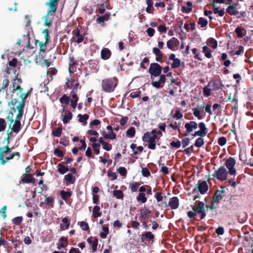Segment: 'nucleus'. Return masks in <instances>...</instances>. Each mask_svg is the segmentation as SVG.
I'll use <instances>...</instances> for the list:
<instances>
[{
	"instance_id": "obj_1",
	"label": "nucleus",
	"mask_w": 253,
	"mask_h": 253,
	"mask_svg": "<svg viewBox=\"0 0 253 253\" xmlns=\"http://www.w3.org/2000/svg\"><path fill=\"white\" fill-rule=\"evenodd\" d=\"M162 67L157 63H152L150 64L148 72L151 75V79L153 80V77H157L160 76L158 81H152V85L156 88H160L164 86L166 82V75L161 74Z\"/></svg>"
},
{
	"instance_id": "obj_2",
	"label": "nucleus",
	"mask_w": 253,
	"mask_h": 253,
	"mask_svg": "<svg viewBox=\"0 0 253 253\" xmlns=\"http://www.w3.org/2000/svg\"><path fill=\"white\" fill-rule=\"evenodd\" d=\"M59 1V0H49L45 3V5L48 7V9L46 15L43 17L44 26L49 27L51 26L53 17L58 8Z\"/></svg>"
},
{
	"instance_id": "obj_3",
	"label": "nucleus",
	"mask_w": 253,
	"mask_h": 253,
	"mask_svg": "<svg viewBox=\"0 0 253 253\" xmlns=\"http://www.w3.org/2000/svg\"><path fill=\"white\" fill-rule=\"evenodd\" d=\"M117 85V79L116 77L104 79L102 81L101 86L106 92H113Z\"/></svg>"
},
{
	"instance_id": "obj_4",
	"label": "nucleus",
	"mask_w": 253,
	"mask_h": 253,
	"mask_svg": "<svg viewBox=\"0 0 253 253\" xmlns=\"http://www.w3.org/2000/svg\"><path fill=\"white\" fill-rule=\"evenodd\" d=\"M197 213L200 214V219L205 218L206 216V211H208L209 206L205 205L203 202H199L196 207H192Z\"/></svg>"
},
{
	"instance_id": "obj_5",
	"label": "nucleus",
	"mask_w": 253,
	"mask_h": 253,
	"mask_svg": "<svg viewBox=\"0 0 253 253\" xmlns=\"http://www.w3.org/2000/svg\"><path fill=\"white\" fill-rule=\"evenodd\" d=\"M163 205H165V207L166 208L169 207L172 210H176L179 207V201L177 197H173L169 199L168 204L164 201L159 204L158 206L163 207Z\"/></svg>"
},
{
	"instance_id": "obj_6",
	"label": "nucleus",
	"mask_w": 253,
	"mask_h": 253,
	"mask_svg": "<svg viewBox=\"0 0 253 253\" xmlns=\"http://www.w3.org/2000/svg\"><path fill=\"white\" fill-rule=\"evenodd\" d=\"M228 172L224 166H221L217 170H215L212 174L214 178L221 181H224L227 178Z\"/></svg>"
},
{
	"instance_id": "obj_7",
	"label": "nucleus",
	"mask_w": 253,
	"mask_h": 253,
	"mask_svg": "<svg viewBox=\"0 0 253 253\" xmlns=\"http://www.w3.org/2000/svg\"><path fill=\"white\" fill-rule=\"evenodd\" d=\"M209 190V186L206 181H199L198 184L193 190V193L199 192L201 194L204 195Z\"/></svg>"
},
{
	"instance_id": "obj_8",
	"label": "nucleus",
	"mask_w": 253,
	"mask_h": 253,
	"mask_svg": "<svg viewBox=\"0 0 253 253\" xmlns=\"http://www.w3.org/2000/svg\"><path fill=\"white\" fill-rule=\"evenodd\" d=\"M236 164V161L233 157H230L227 159L225 163V166L228 169V172L231 175L236 174V169L234 168Z\"/></svg>"
},
{
	"instance_id": "obj_9",
	"label": "nucleus",
	"mask_w": 253,
	"mask_h": 253,
	"mask_svg": "<svg viewBox=\"0 0 253 253\" xmlns=\"http://www.w3.org/2000/svg\"><path fill=\"white\" fill-rule=\"evenodd\" d=\"M208 86L212 90L217 91L222 90L224 85L220 79H214L210 81L208 84Z\"/></svg>"
},
{
	"instance_id": "obj_10",
	"label": "nucleus",
	"mask_w": 253,
	"mask_h": 253,
	"mask_svg": "<svg viewBox=\"0 0 253 253\" xmlns=\"http://www.w3.org/2000/svg\"><path fill=\"white\" fill-rule=\"evenodd\" d=\"M36 179L33 177V175L31 173H24L20 177V181L17 185H20L21 183L28 184L34 183L36 182Z\"/></svg>"
},
{
	"instance_id": "obj_11",
	"label": "nucleus",
	"mask_w": 253,
	"mask_h": 253,
	"mask_svg": "<svg viewBox=\"0 0 253 253\" xmlns=\"http://www.w3.org/2000/svg\"><path fill=\"white\" fill-rule=\"evenodd\" d=\"M199 127L200 130L195 131L194 133L192 134V135L194 137L200 136V137L205 136L208 131L205 124L204 122H200L199 124Z\"/></svg>"
},
{
	"instance_id": "obj_12",
	"label": "nucleus",
	"mask_w": 253,
	"mask_h": 253,
	"mask_svg": "<svg viewBox=\"0 0 253 253\" xmlns=\"http://www.w3.org/2000/svg\"><path fill=\"white\" fill-rule=\"evenodd\" d=\"M22 83V80L21 79H18L17 78L13 79V82L12 83V85H10V87L12 88V90L11 91L12 93H15L16 91H23V88L21 87L20 85V84Z\"/></svg>"
},
{
	"instance_id": "obj_13",
	"label": "nucleus",
	"mask_w": 253,
	"mask_h": 253,
	"mask_svg": "<svg viewBox=\"0 0 253 253\" xmlns=\"http://www.w3.org/2000/svg\"><path fill=\"white\" fill-rule=\"evenodd\" d=\"M72 34L74 39H75L76 38H77L76 40H75V42L77 43H80L83 42L85 33H84L83 34H81V31L79 28L74 29L72 31Z\"/></svg>"
},
{
	"instance_id": "obj_14",
	"label": "nucleus",
	"mask_w": 253,
	"mask_h": 253,
	"mask_svg": "<svg viewBox=\"0 0 253 253\" xmlns=\"http://www.w3.org/2000/svg\"><path fill=\"white\" fill-rule=\"evenodd\" d=\"M224 187H221V190H217L215 191L213 195L212 200L213 203H218L225 196Z\"/></svg>"
},
{
	"instance_id": "obj_15",
	"label": "nucleus",
	"mask_w": 253,
	"mask_h": 253,
	"mask_svg": "<svg viewBox=\"0 0 253 253\" xmlns=\"http://www.w3.org/2000/svg\"><path fill=\"white\" fill-rule=\"evenodd\" d=\"M185 128L187 133L190 134L194 130H196L199 127V124H198L195 121H190L185 124Z\"/></svg>"
},
{
	"instance_id": "obj_16",
	"label": "nucleus",
	"mask_w": 253,
	"mask_h": 253,
	"mask_svg": "<svg viewBox=\"0 0 253 253\" xmlns=\"http://www.w3.org/2000/svg\"><path fill=\"white\" fill-rule=\"evenodd\" d=\"M9 150L10 148L8 144L4 147H0V161L2 165H5L6 163V161L4 159V154L9 153L10 152Z\"/></svg>"
},
{
	"instance_id": "obj_17",
	"label": "nucleus",
	"mask_w": 253,
	"mask_h": 253,
	"mask_svg": "<svg viewBox=\"0 0 253 253\" xmlns=\"http://www.w3.org/2000/svg\"><path fill=\"white\" fill-rule=\"evenodd\" d=\"M179 44V42L175 37L172 38L170 40L167 42V45L168 48L171 50H173L174 48L177 47Z\"/></svg>"
},
{
	"instance_id": "obj_18",
	"label": "nucleus",
	"mask_w": 253,
	"mask_h": 253,
	"mask_svg": "<svg viewBox=\"0 0 253 253\" xmlns=\"http://www.w3.org/2000/svg\"><path fill=\"white\" fill-rule=\"evenodd\" d=\"M15 97V93H12L11 95V101L8 103V106L14 112L18 110L16 104L19 102L18 98Z\"/></svg>"
},
{
	"instance_id": "obj_19",
	"label": "nucleus",
	"mask_w": 253,
	"mask_h": 253,
	"mask_svg": "<svg viewBox=\"0 0 253 253\" xmlns=\"http://www.w3.org/2000/svg\"><path fill=\"white\" fill-rule=\"evenodd\" d=\"M151 213V211L148 208H143L141 210L139 215V219L142 221L148 218Z\"/></svg>"
},
{
	"instance_id": "obj_20",
	"label": "nucleus",
	"mask_w": 253,
	"mask_h": 253,
	"mask_svg": "<svg viewBox=\"0 0 253 253\" xmlns=\"http://www.w3.org/2000/svg\"><path fill=\"white\" fill-rule=\"evenodd\" d=\"M111 50L108 48L104 47L101 51V57L103 60L108 59L111 57Z\"/></svg>"
},
{
	"instance_id": "obj_21",
	"label": "nucleus",
	"mask_w": 253,
	"mask_h": 253,
	"mask_svg": "<svg viewBox=\"0 0 253 253\" xmlns=\"http://www.w3.org/2000/svg\"><path fill=\"white\" fill-rule=\"evenodd\" d=\"M237 3H234L232 5H229L226 9V12L230 15H236L239 14V11L236 9V7Z\"/></svg>"
},
{
	"instance_id": "obj_22",
	"label": "nucleus",
	"mask_w": 253,
	"mask_h": 253,
	"mask_svg": "<svg viewBox=\"0 0 253 253\" xmlns=\"http://www.w3.org/2000/svg\"><path fill=\"white\" fill-rule=\"evenodd\" d=\"M64 180L66 181V185H69L75 183V178L73 177L72 173H69L65 175Z\"/></svg>"
},
{
	"instance_id": "obj_23",
	"label": "nucleus",
	"mask_w": 253,
	"mask_h": 253,
	"mask_svg": "<svg viewBox=\"0 0 253 253\" xmlns=\"http://www.w3.org/2000/svg\"><path fill=\"white\" fill-rule=\"evenodd\" d=\"M24 108V106L22 104H18L17 106V109H18V114L16 116V120L20 121L23 115V109Z\"/></svg>"
},
{
	"instance_id": "obj_24",
	"label": "nucleus",
	"mask_w": 253,
	"mask_h": 253,
	"mask_svg": "<svg viewBox=\"0 0 253 253\" xmlns=\"http://www.w3.org/2000/svg\"><path fill=\"white\" fill-rule=\"evenodd\" d=\"M141 239L142 242H144L146 239H149L152 241V242H153L154 235L150 231L146 232L141 235Z\"/></svg>"
},
{
	"instance_id": "obj_25",
	"label": "nucleus",
	"mask_w": 253,
	"mask_h": 253,
	"mask_svg": "<svg viewBox=\"0 0 253 253\" xmlns=\"http://www.w3.org/2000/svg\"><path fill=\"white\" fill-rule=\"evenodd\" d=\"M12 129V131L18 133L21 129V122L18 120H15L12 126L10 128Z\"/></svg>"
},
{
	"instance_id": "obj_26",
	"label": "nucleus",
	"mask_w": 253,
	"mask_h": 253,
	"mask_svg": "<svg viewBox=\"0 0 253 253\" xmlns=\"http://www.w3.org/2000/svg\"><path fill=\"white\" fill-rule=\"evenodd\" d=\"M77 64V61L75 59L74 57H70V62L69 64V71L70 73H74L75 71L74 69L76 68L75 66Z\"/></svg>"
},
{
	"instance_id": "obj_27",
	"label": "nucleus",
	"mask_w": 253,
	"mask_h": 253,
	"mask_svg": "<svg viewBox=\"0 0 253 253\" xmlns=\"http://www.w3.org/2000/svg\"><path fill=\"white\" fill-rule=\"evenodd\" d=\"M111 14L110 13H105L104 15L99 16L97 18L96 22L98 23L104 22L105 21H108L110 19Z\"/></svg>"
},
{
	"instance_id": "obj_28",
	"label": "nucleus",
	"mask_w": 253,
	"mask_h": 253,
	"mask_svg": "<svg viewBox=\"0 0 253 253\" xmlns=\"http://www.w3.org/2000/svg\"><path fill=\"white\" fill-rule=\"evenodd\" d=\"M58 171L61 174H64L69 170L68 167L65 166L61 163L58 164Z\"/></svg>"
},
{
	"instance_id": "obj_29",
	"label": "nucleus",
	"mask_w": 253,
	"mask_h": 253,
	"mask_svg": "<svg viewBox=\"0 0 253 253\" xmlns=\"http://www.w3.org/2000/svg\"><path fill=\"white\" fill-rule=\"evenodd\" d=\"M100 207L98 206H95L93 208L92 213L94 218H97L102 215V213L100 211Z\"/></svg>"
},
{
	"instance_id": "obj_30",
	"label": "nucleus",
	"mask_w": 253,
	"mask_h": 253,
	"mask_svg": "<svg viewBox=\"0 0 253 253\" xmlns=\"http://www.w3.org/2000/svg\"><path fill=\"white\" fill-rule=\"evenodd\" d=\"M78 117L79 118V122L82 123L84 126H85L86 125V121L89 118V116L87 114H79Z\"/></svg>"
},
{
	"instance_id": "obj_31",
	"label": "nucleus",
	"mask_w": 253,
	"mask_h": 253,
	"mask_svg": "<svg viewBox=\"0 0 253 253\" xmlns=\"http://www.w3.org/2000/svg\"><path fill=\"white\" fill-rule=\"evenodd\" d=\"M142 140L145 142H155L151 137V134L150 132H147L144 133L142 137Z\"/></svg>"
},
{
	"instance_id": "obj_32",
	"label": "nucleus",
	"mask_w": 253,
	"mask_h": 253,
	"mask_svg": "<svg viewBox=\"0 0 253 253\" xmlns=\"http://www.w3.org/2000/svg\"><path fill=\"white\" fill-rule=\"evenodd\" d=\"M60 196L61 198L66 201L72 196V192L62 190L60 192Z\"/></svg>"
},
{
	"instance_id": "obj_33",
	"label": "nucleus",
	"mask_w": 253,
	"mask_h": 253,
	"mask_svg": "<svg viewBox=\"0 0 253 253\" xmlns=\"http://www.w3.org/2000/svg\"><path fill=\"white\" fill-rule=\"evenodd\" d=\"M19 92H20V94L19 95V98H21L22 100L20 102H19V104H22L23 105L25 106V100H26V98L28 97L29 94L30 93V91L29 90L26 93H22V91H19Z\"/></svg>"
},
{
	"instance_id": "obj_34",
	"label": "nucleus",
	"mask_w": 253,
	"mask_h": 253,
	"mask_svg": "<svg viewBox=\"0 0 253 253\" xmlns=\"http://www.w3.org/2000/svg\"><path fill=\"white\" fill-rule=\"evenodd\" d=\"M62 222L63 223L65 224V228H64V226L62 224H60L61 230H64L68 229L70 226V221L68 219V217H65L62 218Z\"/></svg>"
},
{
	"instance_id": "obj_35",
	"label": "nucleus",
	"mask_w": 253,
	"mask_h": 253,
	"mask_svg": "<svg viewBox=\"0 0 253 253\" xmlns=\"http://www.w3.org/2000/svg\"><path fill=\"white\" fill-rule=\"evenodd\" d=\"M136 200L138 202H141L142 203H145L147 201V198L144 193H139L136 197Z\"/></svg>"
},
{
	"instance_id": "obj_36",
	"label": "nucleus",
	"mask_w": 253,
	"mask_h": 253,
	"mask_svg": "<svg viewBox=\"0 0 253 253\" xmlns=\"http://www.w3.org/2000/svg\"><path fill=\"white\" fill-rule=\"evenodd\" d=\"M72 114L71 112H68L67 113H66L63 118V122L64 124H67L69 122L70 120H71L72 118Z\"/></svg>"
},
{
	"instance_id": "obj_37",
	"label": "nucleus",
	"mask_w": 253,
	"mask_h": 253,
	"mask_svg": "<svg viewBox=\"0 0 253 253\" xmlns=\"http://www.w3.org/2000/svg\"><path fill=\"white\" fill-rule=\"evenodd\" d=\"M208 44L213 49H215L217 46V42L213 38H211L208 40Z\"/></svg>"
},
{
	"instance_id": "obj_38",
	"label": "nucleus",
	"mask_w": 253,
	"mask_h": 253,
	"mask_svg": "<svg viewBox=\"0 0 253 253\" xmlns=\"http://www.w3.org/2000/svg\"><path fill=\"white\" fill-rule=\"evenodd\" d=\"M203 52L207 58H211V50L207 46L203 47Z\"/></svg>"
},
{
	"instance_id": "obj_39",
	"label": "nucleus",
	"mask_w": 253,
	"mask_h": 253,
	"mask_svg": "<svg viewBox=\"0 0 253 253\" xmlns=\"http://www.w3.org/2000/svg\"><path fill=\"white\" fill-rule=\"evenodd\" d=\"M139 185V183L136 182H135L133 183H130L129 185V188L130 189L131 192H136Z\"/></svg>"
},
{
	"instance_id": "obj_40",
	"label": "nucleus",
	"mask_w": 253,
	"mask_h": 253,
	"mask_svg": "<svg viewBox=\"0 0 253 253\" xmlns=\"http://www.w3.org/2000/svg\"><path fill=\"white\" fill-rule=\"evenodd\" d=\"M203 137L198 138L195 142L194 145L198 147H201L204 144V140L203 138Z\"/></svg>"
},
{
	"instance_id": "obj_41",
	"label": "nucleus",
	"mask_w": 253,
	"mask_h": 253,
	"mask_svg": "<svg viewBox=\"0 0 253 253\" xmlns=\"http://www.w3.org/2000/svg\"><path fill=\"white\" fill-rule=\"evenodd\" d=\"M60 102L62 104H65L67 105L70 101V97L67 96L66 94H64L59 99Z\"/></svg>"
},
{
	"instance_id": "obj_42",
	"label": "nucleus",
	"mask_w": 253,
	"mask_h": 253,
	"mask_svg": "<svg viewBox=\"0 0 253 253\" xmlns=\"http://www.w3.org/2000/svg\"><path fill=\"white\" fill-rule=\"evenodd\" d=\"M113 194L114 196H115L117 199H121L123 198L124 193L120 190H114Z\"/></svg>"
},
{
	"instance_id": "obj_43",
	"label": "nucleus",
	"mask_w": 253,
	"mask_h": 253,
	"mask_svg": "<svg viewBox=\"0 0 253 253\" xmlns=\"http://www.w3.org/2000/svg\"><path fill=\"white\" fill-rule=\"evenodd\" d=\"M22 216H17L12 219V222L16 225H19L23 221Z\"/></svg>"
},
{
	"instance_id": "obj_44",
	"label": "nucleus",
	"mask_w": 253,
	"mask_h": 253,
	"mask_svg": "<svg viewBox=\"0 0 253 253\" xmlns=\"http://www.w3.org/2000/svg\"><path fill=\"white\" fill-rule=\"evenodd\" d=\"M102 230H103V232H101L100 233V236L103 239L106 238L107 235L109 234V228L107 226H103Z\"/></svg>"
},
{
	"instance_id": "obj_45",
	"label": "nucleus",
	"mask_w": 253,
	"mask_h": 253,
	"mask_svg": "<svg viewBox=\"0 0 253 253\" xmlns=\"http://www.w3.org/2000/svg\"><path fill=\"white\" fill-rule=\"evenodd\" d=\"M193 211H189L187 212V216L188 217L191 219H195L197 220L195 216L197 215V212L195 211V210L192 208Z\"/></svg>"
},
{
	"instance_id": "obj_46",
	"label": "nucleus",
	"mask_w": 253,
	"mask_h": 253,
	"mask_svg": "<svg viewBox=\"0 0 253 253\" xmlns=\"http://www.w3.org/2000/svg\"><path fill=\"white\" fill-rule=\"evenodd\" d=\"M126 135L129 136V137H133L134 136L135 134V130L133 127H130L129 129H128L126 132Z\"/></svg>"
},
{
	"instance_id": "obj_47",
	"label": "nucleus",
	"mask_w": 253,
	"mask_h": 253,
	"mask_svg": "<svg viewBox=\"0 0 253 253\" xmlns=\"http://www.w3.org/2000/svg\"><path fill=\"white\" fill-rule=\"evenodd\" d=\"M198 24L200 25L202 28H203L208 25V21L206 19H205L203 17H200L198 22Z\"/></svg>"
},
{
	"instance_id": "obj_48",
	"label": "nucleus",
	"mask_w": 253,
	"mask_h": 253,
	"mask_svg": "<svg viewBox=\"0 0 253 253\" xmlns=\"http://www.w3.org/2000/svg\"><path fill=\"white\" fill-rule=\"evenodd\" d=\"M62 131V127H58L52 131V135L55 137H60L61 135Z\"/></svg>"
},
{
	"instance_id": "obj_49",
	"label": "nucleus",
	"mask_w": 253,
	"mask_h": 253,
	"mask_svg": "<svg viewBox=\"0 0 253 253\" xmlns=\"http://www.w3.org/2000/svg\"><path fill=\"white\" fill-rule=\"evenodd\" d=\"M54 201V198L53 197L50 196L47 197L46 196H45V202L47 205L51 204V207H53V203Z\"/></svg>"
},
{
	"instance_id": "obj_50",
	"label": "nucleus",
	"mask_w": 253,
	"mask_h": 253,
	"mask_svg": "<svg viewBox=\"0 0 253 253\" xmlns=\"http://www.w3.org/2000/svg\"><path fill=\"white\" fill-rule=\"evenodd\" d=\"M162 192L161 190L156 192L155 194V198H156L157 201L158 202H160L162 201L163 199V196H162Z\"/></svg>"
},
{
	"instance_id": "obj_51",
	"label": "nucleus",
	"mask_w": 253,
	"mask_h": 253,
	"mask_svg": "<svg viewBox=\"0 0 253 253\" xmlns=\"http://www.w3.org/2000/svg\"><path fill=\"white\" fill-rule=\"evenodd\" d=\"M193 114L196 117L198 120H202L203 119L202 115H201V112L200 110H199L197 108H194L193 109Z\"/></svg>"
},
{
	"instance_id": "obj_52",
	"label": "nucleus",
	"mask_w": 253,
	"mask_h": 253,
	"mask_svg": "<svg viewBox=\"0 0 253 253\" xmlns=\"http://www.w3.org/2000/svg\"><path fill=\"white\" fill-rule=\"evenodd\" d=\"M170 145L172 147L177 149L180 147L181 142L179 140H177L176 141H173L170 143Z\"/></svg>"
},
{
	"instance_id": "obj_53",
	"label": "nucleus",
	"mask_w": 253,
	"mask_h": 253,
	"mask_svg": "<svg viewBox=\"0 0 253 253\" xmlns=\"http://www.w3.org/2000/svg\"><path fill=\"white\" fill-rule=\"evenodd\" d=\"M217 142L219 145L223 146L226 144L227 142V139L225 137L222 136L218 139Z\"/></svg>"
},
{
	"instance_id": "obj_54",
	"label": "nucleus",
	"mask_w": 253,
	"mask_h": 253,
	"mask_svg": "<svg viewBox=\"0 0 253 253\" xmlns=\"http://www.w3.org/2000/svg\"><path fill=\"white\" fill-rule=\"evenodd\" d=\"M180 66V60L178 58L173 61V63L171 64V68L175 69L179 67Z\"/></svg>"
},
{
	"instance_id": "obj_55",
	"label": "nucleus",
	"mask_w": 253,
	"mask_h": 253,
	"mask_svg": "<svg viewBox=\"0 0 253 253\" xmlns=\"http://www.w3.org/2000/svg\"><path fill=\"white\" fill-rule=\"evenodd\" d=\"M54 154L55 155L57 156L59 158H62L64 156L63 152L58 148H56L54 149Z\"/></svg>"
},
{
	"instance_id": "obj_56",
	"label": "nucleus",
	"mask_w": 253,
	"mask_h": 253,
	"mask_svg": "<svg viewBox=\"0 0 253 253\" xmlns=\"http://www.w3.org/2000/svg\"><path fill=\"white\" fill-rule=\"evenodd\" d=\"M100 147V144L99 143H93L92 144V147L93 148L95 153L96 154L98 155L100 153V150L99 148Z\"/></svg>"
},
{
	"instance_id": "obj_57",
	"label": "nucleus",
	"mask_w": 253,
	"mask_h": 253,
	"mask_svg": "<svg viewBox=\"0 0 253 253\" xmlns=\"http://www.w3.org/2000/svg\"><path fill=\"white\" fill-rule=\"evenodd\" d=\"M6 122L4 119L0 118V132L5 130L6 127Z\"/></svg>"
},
{
	"instance_id": "obj_58",
	"label": "nucleus",
	"mask_w": 253,
	"mask_h": 253,
	"mask_svg": "<svg viewBox=\"0 0 253 253\" xmlns=\"http://www.w3.org/2000/svg\"><path fill=\"white\" fill-rule=\"evenodd\" d=\"M159 165H161L162 167L160 169V172L164 173L165 174H169V169L167 167L164 166L163 164H161L160 162H159Z\"/></svg>"
},
{
	"instance_id": "obj_59",
	"label": "nucleus",
	"mask_w": 253,
	"mask_h": 253,
	"mask_svg": "<svg viewBox=\"0 0 253 253\" xmlns=\"http://www.w3.org/2000/svg\"><path fill=\"white\" fill-rule=\"evenodd\" d=\"M211 89H212L211 87H209L208 85L207 86L204 87L203 88L204 94L207 96H210L211 94Z\"/></svg>"
},
{
	"instance_id": "obj_60",
	"label": "nucleus",
	"mask_w": 253,
	"mask_h": 253,
	"mask_svg": "<svg viewBox=\"0 0 253 253\" xmlns=\"http://www.w3.org/2000/svg\"><path fill=\"white\" fill-rule=\"evenodd\" d=\"M181 142V144H182L183 148H185L189 144L190 139L188 137H185L182 139Z\"/></svg>"
},
{
	"instance_id": "obj_61",
	"label": "nucleus",
	"mask_w": 253,
	"mask_h": 253,
	"mask_svg": "<svg viewBox=\"0 0 253 253\" xmlns=\"http://www.w3.org/2000/svg\"><path fill=\"white\" fill-rule=\"evenodd\" d=\"M173 117L174 118H176L177 120L180 119L183 117V114L181 113L179 109H177L175 111V113L173 115Z\"/></svg>"
},
{
	"instance_id": "obj_62",
	"label": "nucleus",
	"mask_w": 253,
	"mask_h": 253,
	"mask_svg": "<svg viewBox=\"0 0 253 253\" xmlns=\"http://www.w3.org/2000/svg\"><path fill=\"white\" fill-rule=\"evenodd\" d=\"M80 226L84 231H87L89 229L88 224L85 221H81L80 223Z\"/></svg>"
},
{
	"instance_id": "obj_63",
	"label": "nucleus",
	"mask_w": 253,
	"mask_h": 253,
	"mask_svg": "<svg viewBox=\"0 0 253 253\" xmlns=\"http://www.w3.org/2000/svg\"><path fill=\"white\" fill-rule=\"evenodd\" d=\"M118 172L122 175V176H126L127 173V170L126 169L125 167H121L118 169Z\"/></svg>"
},
{
	"instance_id": "obj_64",
	"label": "nucleus",
	"mask_w": 253,
	"mask_h": 253,
	"mask_svg": "<svg viewBox=\"0 0 253 253\" xmlns=\"http://www.w3.org/2000/svg\"><path fill=\"white\" fill-rule=\"evenodd\" d=\"M102 145L103 146V149L105 150L106 151H109L112 149V145L106 141L104 143H103Z\"/></svg>"
}]
</instances>
